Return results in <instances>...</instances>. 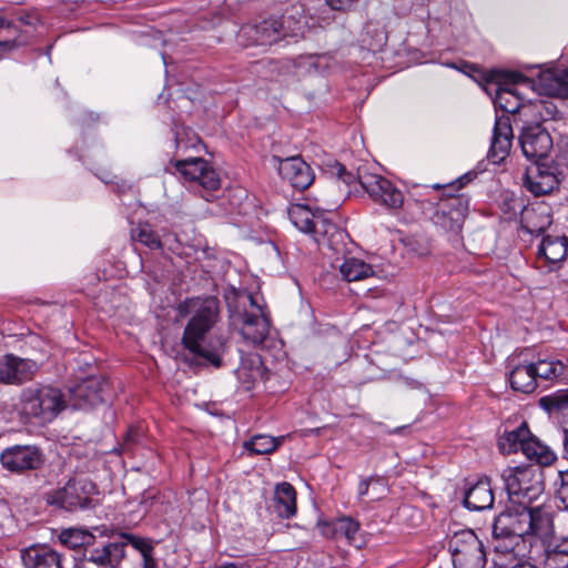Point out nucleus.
<instances>
[{
  "label": "nucleus",
  "instance_id": "obj_1",
  "mask_svg": "<svg viewBox=\"0 0 568 568\" xmlns=\"http://www.w3.org/2000/svg\"><path fill=\"white\" fill-rule=\"evenodd\" d=\"M181 316H190L184 328L182 343L192 354L219 367L225 341L222 336H211L219 317L217 300L194 297L179 305Z\"/></svg>",
  "mask_w": 568,
  "mask_h": 568
},
{
  "label": "nucleus",
  "instance_id": "obj_2",
  "mask_svg": "<svg viewBox=\"0 0 568 568\" xmlns=\"http://www.w3.org/2000/svg\"><path fill=\"white\" fill-rule=\"evenodd\" d=\"M499 534L546 539L552 535V517L545 507H518L498 515L493 525Z\"/></svg>",
  "mask_w": 568,
  "mask_h": 568
},
{
  "label": "nucleus",
  "instance_id": "obj_3",
  "mask_svg": "<svg viewBox=\"0 0 568 568\" xmlns=\"http://www.w3.org/2000/svg\"><path fill=\"white\" fill-rule=\"evenodd\" d=\"M527 78L519 72L490 70L480 75L478 80L484 90L491 94L490 87L495 85L494 103L507 113L519 111L521 102L514 89L515 84L527 82Z\"/></svg>",
  "mask_w": 568,
  "mask_h": 568
},
{
  "label": "nucleus",
  "instance_id": "obj_4",
  "mask_svg": "<svg viewBox=\"0 0 568 568\" xmlns=\"http://www.w3.org/2000/svg\"><path fill=\"white\" fill-rule=\"evenodd\" d=\"M67 407L63 394L54 387L27 388L21 394V412L42 422H51Z\"/></svg>",
  "mask_w": 568,
  "mask_h": 568
},
{
  "label": "nucleus",
  "instance_id": "obj_5",
  "mask_svg": "<svg viewBox=\"0 0 568 568\" xmlns=\"http://www.w3.org/2000/svg\"><path fill=\"white\" fill-rule=\"evenodd\" d=\"M454 568H485L487 562L483 541L471 529L454 532L448 540Z\"/></svg>",
  "mask_w": 568,
  "mask_h": 568
},
{
  "label": "nucleus",
  "instance_id": "obj_6",
  "mask_svg": "<svg viewBox=\"0 0 568 568\" xmlns=\"http://www.w3.org/2000/svg\"><path fill=\"white\" fill-rule=\"evenodd\" d=\"M506 490L518 504L531 501L542 491L539 475L529 467H509L503 471Z\"/></svg>",
  "mask_w": 568,
  "mask_h": 568
},
{
  "label": "nucleus",
  "instance_id": "obj_7",
  "mask_svg": "<svg viewBox=\"0 0 568 568\" xmlns=\"http://www.w3.org/2000/svg\"><path fill=\"white\" fill-rule=\"evenodd\" d=\"M358 182L374 202L384 205L388 210H398L403 206V192L384 176L362 172L358 175Z\"/></svg>",
  "mask_w": 568,
  "mask_h": 568
},
{
  "label": "nucleus",
  "instance_id": "obj_8",
  "mask_svg": "<svg viewBox=\"0 0 568 568\" xmlns=\"http://www.w3.org/2000/svg\"><path fill=\"white\" fill-rule=\"evenodd\" d=\"M91 481L82 479H71L62 488L52 491L48 496V501L67 510L84 508L92 493Z\"/></svg>",
  "mask_w": 568,
  "mask_h": 568
},
{
  "label": "nucleus",
  "instance_id": "obj_9",
  "mask_svg": "<svg viewBox=\"0 0 568 568\" xmlns=\"http://www.w3.org/2000/svg\"><path fill=\"white\" fill-rule=\"evenodd\" d=\"M108 383L98 377H89L69 390L68 407L88 409L104 402Z\"/></svg>",
  "mask_w": 568,
  "mask_h": 568
},
{
  "label": "nucleus",
  "instance_id": "obj_10",
  "mask_svg": "<svg viewBox=\"0 0 568 568\" xmlns=\"http://www.w3.org/2000/svg\"><path fill=\"white\" fill-rule=\"evenodd\" d=\"M493 537L496 554L495 564L500 568H506L511 561L525 557L531 546L529 538L513 534H499L494 529Z\"/></svg>",
  "mask_w": 568,
  "mask_h": 568
},
{
  "label": "nucleus",
  "instance_id": "obj_11",
  "mask_svg": "<svg viewBox=\"0 0 568 568\" xmlns=\"http://www.w3.org/2000/svg\"><path fill=\"white\" fill-rule=\"evenodd\" d=\"M568 254V239L565 235H546L537 250V267L551 272L557 270Z\"/></svg>",
  "mask_w": 568,
  "mask_h": 568
},
{
  "label": "nucleus",
  "instance_id": "obj_12",
  "mask_svg": "<svg viewBox=\"0 0 568 568\" xmlns=\"http://www.w3.org/2000/svg\"><path fill=\"white\" fill-rule=\"evenodd\" d=\"M519 141L524 155L534 163L545 159L552 146L549 133L540 124L524 128Z\"/></svg>",
  "mask_w": 568,
  "mask_h": 568
},
{
  "label": "nucleus",
  "instance_id": "obj_13",
  "mask_svg": "<svg viewBox=\"0 0 568 568\" xmlns=\"http://www.w3.org/2000/svg\"><path fill=\"white\" fill-rule=\"evenodd\" d=\"M175 166L185 180L197 182L205 190L214 191L220 187L217 173L201 158L178 161Z\"/></svg>",
  "mask_w": 568,
  "mask_h": 568
},
{
  "label": "nucleus",
  "instance_id": "obj_14",
  "mask_svg": "<svg viewBox=\"0 0 568 568\" xmlns=\"http://www.w3.org/2000/svg\"><path fill=\"white\" fill-rule=\"evenodd\" d=\"M2 466L16 473L37 469L43 463L42 454L34 446H12L1 454Z\"/></svg>",
  "mask_w": 568,
  "mask_h": 568
},
{
  "label": "nucleus",
  "instance_id": "obj_15",
  "mask_svg": "<svg viewBox=\"0 0 568 568\" xmlns=\"http://www.w3.org/2000/svg\"><path fill=\"white\" fill-rule=\"evenodd\" d=\"M248 301L252 306H256V312L250 313L245 311L240 314L241 335L253 344H260L268 335L270 321L261 306L256 305L254 296L248 295Z\"/></svg>",
  "mask_w": 568,
  "mask_h": 568
},
{
  "label": "nucleus",
  "instance_id": "obj_16",
  "mask_svg": "<svg viewBox=\"0 0 568 568\" xmlns=\"http://www.w3.org/2000/svg\"><path fill=\"white\" fill-rule=\"evenodd\" d=\"M277 171L283 180L297 190L307 189L314 181L313 170L301 156L278 160Z\"/></svg>",
  "mask_w": 568,
  "mask_h": 568
},
{
  "label": "nucleus",
  "instance_id": "obj_17",
  "mask_svg": "<svg viewBox=\"0 0 568 568\" xmlns=\"http://www.w3.org/2000/svg\"><path fill=\"white\" fill-rule=\"evenodd\" d=\"M281 26L277 18H271L258 24L243 27L240 37L247 38L252 44L272 45L283 39Z\"/></svg>",
  "mask_w": 568,
  "mask_h": 568
},
{
  "label": "nucleus",
  "instance_id": "obj_18",
  "mask_svg": "<svg viewBox=\"0 0 568 568\" xmlns=\"http://www.w3.org/2000/svg\"><path fill=\"white\" fill-rule=\"evenodd\" d=\"M558 183L556 174L538 162L527 168L524 178V185L537 196L551 192Z\"/></svg>",
  "mask_w": 568,
  "mask_h": 568
},
{
  "label": "nucleus",
  "instance_id": "obj_19",
  "mask_svg": "<svg viewBox=\"0 0 568 568\" xmlns=\"http://www.w3.org/2000/svg\"><path fill=\"white\" fill-rule=\"evenodd\" d=\"M36 367L33 361L7 355L0 362V381L6 384L23 383L31 378Z\"/></svg>",
  "mask_w": 568,
  "mask_h": 568
},
{
  "label": "nucleus",
  "instance_id": "obj_20",
  "mask_svg": "<svg viewBox=\"0 0 568 568\" xmlns=\"http://www.w3.org/2000/svg\"><path fill=\"white\" fill-rule=\"evenodd\" d=\"M537 87L541 94L568 98V70L547 69L540 72Z\"/></svg>",
  "mask_w": 568,
  "mask_h": 568
},
{
  "label": "nucleus",
  "instance_id": "obj_21",
  "mask_svg": "<svg viewBox=\"0 0 568 568\" xmlns=\"http://www.w3.org/2000/svg\"><path fill=\"white\" fill-rule=\"evenodd\" d=\"M26 568H61V555L49 546H31L22 551Z\"/></svg>",
  "mask_w": 568,
  "mask_h": 568
},
{
  "label": "nucleus",
  "instance_id": "obj_22",
  "mask_svg": "<svg viewBox=\"0 0 568 568\" xmlns=\"http://www.w3.org/2000/svg\"><path fill=\"white\" fill-rule=\"evenodd\" d=\"M494 494L488 479H479L465 493L464 506L469 510L481 511L491 508Z\"/></svg>",
  "mask_w": 568,
  "mask_h": 568
},
{
  "label": "nucleus",
  "instance_id": "obj_23",
  "mask_svg": "<svg viewBox=\"0 0 568 568\" xmlns=\"http://www.w3.org/2000/svg\"><path fill=\"white\" fill-rule=\"evenodd\" d=\"M513 129L507 116H500L496 119L491 146L490 156L495 162L504 160L508 154L511 146Z\"/></svg>",
  "mask_w": 568,
  "mask_h": 568
},
{
  "label": "nucleus",
  "instance_id": "obj_24",
  "mask_svg": "<svg viewBox=\"0 0 568 568\" xmlns=\"http://www.w3.org/2000/svg\"><path fill=\"white\" fill-rule=\"evenodd\" d=\"M125 542H109L102 548L93 549L88 560L95 564L100 568H120V564L124 558Z\"/></svg>",
  "mask_w": 568,
  "mask_h": 568
},
{
  "label": "nucleus",
  "instance_id": "obj_25",
  "mask_svg": "<svg viewBox=\"0 0 568 568\" xmlns=\"http://www.w3.org/2000/svg\"><path fill=\"white\" fill-rule=\"evenodd\" d=\"M273 508L281 518H291L296 514V491L291 484L281 483L276 485Z\"/></svg>",
  "mask_w": 568,
  "mask_h": 568
},
{
  "label": "nucleus",
  "instance_id": "obj_26",
  "mask_svg": "<svg viewBox=\"0 0 568 568\" xmlns=\"http://www.w3.org/2000/svg\"><path fill=\"white\" fill-rule=\"evenodd\" d=\"M524 229L530 234L545 232L552 223L550 209L545 204H538L526 209L523 213Z\"/></svg>",
  "mask_w": 568,
  "mask_h": 568
},
{
  "label": "nucleus",
  "instance_id": "obj_27",
  "mask_svg": "<svg viewBox=\"0 0 568 568\" xmlns=\"http://www.w3.org/2000/svg\"><path fill=\"white\" fill-rule=\"evenodd\" d=\"M509 382L515 390L526 394L532 393L537 386V381L531 363L516 366L510 373Z\"/></svg>",
  "mask_w": 568,
  "mask_h": 568
},
{
  "label": "nucleus",
  "instance_id": "obj_28",
  "mask_svg": "<svg viewBox=\"0 0 568 568\" xmlns=\"http://www.w3.org/2000/svg\"><path fill=\"white\" fill-rule=\"evenodd\" d=\"M287 213L295 227L302 232L310 233L311 231H314V222L316 221L320 211H313L307 205L296 203L288 207Z\"/></svg>",
  "mask_w": 568,
  "mask_h": 568
},
{
  "label": "nucleus",
  "instance_id": "obj_29",
  "mask_svg": "<svg viewBox=\"0 0 568 568\" xmlns=\"http://www.w3.org/2000/svg\"><path fill=\"white\" fill-rule=\"evenodd\" d=\"M310 233L315 235V240L318 243H324L326 241L329 246H333L337 240L344 237V232L334 223L325 219L321 211L314 222V231H311Z\"/></svg>",
  "mask_w": 568,
  "mask_h": 568
},
{
  "label": "nucleus",
  "instance_id": "obj_30",
  "mask_svg": "<svg viewBox=\"0 0 568 568\" xmlns=\"http://www.w3.org/2000/svg\"><path fill=\"white\" fill-rule=\"evenodd\" d=\"M388 493L387 483L382 477H367L362 479L357 487V495L359 499L367 497L371 501L381 500L386 497Z\"/></svg>",
  "mask_w": 568,
  "mask_h": 568
},
{
  "label": "nucleus",
  "instance_id": "obj_31",
  "mask_svg": "<svg viewBox=\"0 0 568 568\" xmlns=\"http://www.w3.org/2000/svg\"><path fill=\"white\" fill-rule=\"evenodd\" d=\"M339 273L347 282L361 281L373 275V267L355 257L346 258L339 265Z\"/></svg>",
  "mask_w": 568,
  "mask_h": 568
},
{
  "label": "nucleus",
  "instance_id": "obj_32",
  "mask_svg": "<svg viewBox=\"0 0 568 568\" xmlns=\"http://www.w3.org/2000/svg\"><path fill=\"white\" fill-rule=\"evenodd\" d=\"M529 435V429L526 425H521L515 430L506 433L498 442L499 450L504 455L517 453L521 449L525 438Z\"/></svg>",
  "mask_w": 568,
  "mask_h": 568
},
{
  "label": "nucleus",
  "instance_id": "obj_33",
  "mask_svg": "<svg viewBox=\"0 0 568 568\" xmlns=\"http://www.w3.org/2000/svg\"><path fill=\"white\" fill-rule=\"evenodd\" d=\"M277 19L282 23L281 29H283V38L304 37L307 29V23L304 17H302L300 10L295 9L294 12L284 14Z\"/></svg>",
  "mask_w": 568,
  "mask_h": 568
},
{
  "label": "nucleus",
  "instance_id": "obj_34",
  "mask_svg": "<svg viewBox=\"0 0 568 568\" xmlns=\"http://www.w3.org/2000/svg\"><path fill=\"white\" fill-rule=\"evenodd\" d=\"M124 538L136 550L140 568H158L156 560L153 558V546L146 539L133 535H124Z\"/></svg>",
  "mask_w": 568,
  "mask_h": 568
},
{
  "label": "nucleus",
  "instance_id": "obj_35",
  "mask_svg": "<svg viewBox=\"0 0 568 568\" xmlns=\"http://www.w3.org/2000/svg\"><path fill=\"white\" fill-rule=\"evenodd\" d=\"M59 540L69 548L87 547L94 544L95 535L88 530L69 528L60 534Z\"/></svg>",
  "mask_w": 568,
  "mask_h": 568
},
{
  "label": "nucleus",
  "instance_id": "obj_36",
  "mask_svg": "<svg viewBox=\"0 0 568 568\" xmlns=\"http://www.w3.org/2000/svg\"><path fill=\"white\" fill-rule=\"evenodd\" d=\"M520 452L530 460L539 464H548L552 460V454L530 434L525 438Z\"/></svg>",
  "mask_w": 568,
  "mask_h": 568
},
{
  "label": "nucleus",
  "instance_id": "obj_37",
  "mask_svg": "<svg viewBox=\"0 0 568 568\" xmlns=\"http://www.w3.org/2000/svg\"><path fill=\"white\" fill-rule=\"evenodd\" d=\"M544 568H568V541L549 546L546 549Z\"/></svg>",
  "mask_w": 568,
  "mask_h": 568
},
{
  "label": "nucleus",
  "instance_id": "obj_38",
  "mask_svg": "<svg viewBox=\"0 0 568 568\" xmlns=\"http://www.w3.org/2000/svg\"><path fill=\"white\" fill-rule=\"evenodd\" d=\"M282 438L268 435H255L244 443V448L251 454L265 455L273 453L281 444Z\"/></svg>",
  "mask_w": 568,
  "mask_h": 568
},
{
  "label": "nucleus",
  "instance_id": "obj_39",
  "mask_svg": "<svg viewBox=\"0 0 568 568\" xmlns=\"http://www.w3.org/2000/svg\"><path fill=\"white\" fill-rule=\"evenodd\" d=\"M536 379H551L561 375L565 372V365L562 362L540 359L537 363H531Z\"/></svg>",
  "mask_w": 568,
  "mask_h": 568
},
{
  "label": "nucleus",
  "instance_id": "obj_40",
  "mask_svg": "<svg viewBox=\"0 0 568 568\" xmlns=\"http://www.w3.org/2000/svg\"><path fill=\"white\" fill-rule=\"evenodd\" d=\"M132 239L153 250L161 247L160 237L149 224H140L132 230Z\"/></svg>",
  "mask_w": 568,
  "mask_h": 568
},
{
  "label": "nucleus",
  "instance_id": "obj_41",
  "mask_svg": "<svg viewBox=\"0 0 568 568\" xmlns=\"http://www.w3.org/2000/svg\"><path fill=\"white\" fill-rule=\"evenodd\" d=\"M20 43L17 28L4 19H0V49L11 50Z\"/></svg>",
  "mask_w": 568,
  "mask_h": 568
},
{
  "label": "nucleus",
  "instance_id": "obj_42",
  "mask_svg": "<svg viewBox=\"0 0 568 568\" xmlns=\"http://www.w3.org/2000/svg\"><path fill=\"white\" fill-rule=\"evenodd\" d=\"M335 530L338 532V538L345 537L352 542L359 530V524L351 517L337 518L335 519Z\"/></svg>",
  "mask_w": 568,
  "mask_h": 568
},
{
  "label": "nucleus",
  "instance_id": "obj_43",
  "mask_svg": "<svg viewBox=\"0 0 568 568\" xmlns=\"http://www.w3.org/2000/svg\"><path fill=\"white\" fill-rule=\"evenodd\" d=\"M559 486L556 489V497L562 508L568 510V469L558 471Z\"/></svg>",
  "mask_w": 568,
  "mask_h": 568
},
{
  "label": "nucleus",
  "instance_id": "obj_44",
  "mask_svg": "<svg viewBox=\"0 0 568 568\" xmlns=\"http://www.w3.org/2000/svg\"><path fill=\"white\" fill-rule=\"evenodd\" d=\"M549 402L550 406L557 409H561L566 406H568V393H557L556 395L542 398L541 403Z\"/></svg>",
  "mask_w": 568,
  "mask_h": 568
},
{
  "label": "nucleus",
  "instance_id": "obj_45",
  "mask_svg": "<svg viewBox=\"0 0 568 568\" xmlns=\"http://www.w3.org/2000/svg\"><path fill=\"white\" fill-rule=\"evenodd\" d=\"M332 174H336L337 179L346 185H349L354 181L353 174L346 172L345 166L338 162L333 165Z\"/></svg>",
  "mask_w": 568,
  "mask_h": 568
},
{
  "label": "nucleus",
  "instance_id": "obj_46",
  "mask_svg": "<svg viewBox=\"0 0 568 568\" xmlns=\"http://www.w3.org/2000/svg\"><path fill=\"white\" fill-rule=\"evenodd\" d=\"M318 527L321 534L326 538H338V532L335 530V519L332 521H320Z\"/></svg>",
  "mask_w": 568,
  "mask_h": 568
},
{
  "label": "nucleus",
  "instance_id": "obj_47",
  "mask_svg": "<svg viewBox=\"0 0 568 568\" xmlns=\"http://www.w3.org/2000/svg\"><path fill=\"white\" fill-rule=\"evenodd\" d=\"M358 0H326V3L334 10L349 9Z\"/></svg>",
  "mask_w": 568,
  "mask_h": 568
},
{
  "label": "nucleus",
  "instance_id": "obj_48",
  "mask_svg": "<svg viewBox=\"0 0 568 568\" xmlns=\"http://www.w3.org/2000/svg\"><path fill=\"white\" fill-rule=\"evenodd\" d=\"M564 457L568 460V429H564Z\"/></svg>",
  "mask_w": 568,
  "mask_h": 568
},
{
  "label": "nucleus",
  "instance_id": "obj_49",
  "mask_svg": "<svg viewBox=\"0 0 568 568\" xmlns=\"http://www.w3.org/2000/svg\"><path fill=\"white\" fill-rule=\"evenodd\" d=\"M510 568H536L535 566L527 564V562H517Z\"/></svg>",
  "mask_w": 568,
  "mask_h": 568
},
{
  "label": "nucleus",
  "instance_id": "obj_50",
  "mask_svg": "<svg viewBox=\"0 0 568 568\" xmlns=\"http://www.w3.org/2000/svg\"><path fill=\"white\" fill-rule=\"evenodd\" d=\"M94 531L98 532L99 535H105L106 528L105 527H94Z\"/></svg>",
  "mask_w": 568,
  "mask_h": 568
},
{
  "label": "nucleus",
  "instance_id": "obj_51",
  "mask_svg": "<svg viewBox=\"0 0 568 568\" xmlns=\"http://www.w3.org/2000/svg\"><path fill=\"white\" fill-rule=\"evenodd\" d=\"M565 365V371L568 372V359H567V364H564Z\"/></svg>",
  "mask_w": 568,
  "mask_h": 568
}]
</instances>
